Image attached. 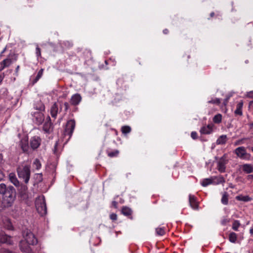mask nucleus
<instances>
[{
    "mask_svg": "<svg viewBox=\"0 0 253 253\" xmlns=\"http://www.w3.org/2000/svg\"><path fill=\"white\" fill-rule=\"evenodd\" d=\"M251 150H252V151L253 152V147H252V148H251Z\"/></svg>",
    "mask_w": 253,
    "mask_h": 253,
    "instance_id": "obj_63",
    "label": "nucleus"
},
{
    "mask_svg": "<svg viewBox=\"0 0 253 253\" xmlns=\"http://www.w3.org/2000/svg\"><path fill=\"white\" fill-rule=\"evenodd\" d=\"M189 202L191 207L194 210L198 209V204L196 201V198L195 196L189 194Z\"/></svg>",
    "mask_w": 253,
    "mask_h": 253,
    "instance_id": "obj_15",
    "label": "nucleus"
},
{
    "mask_svg": "<svg viewBox=\"0 0 253 253\" xmlns=\"http://www.w3.org/2000/svg\"><path fill=\"white\" fill-rule=\"evenodd\" d=\"M214 125L212 124H208L202 127L200 132L202 134H210L213 132Z\"/></svg>",
    "mask_w": 253,
    "mask_h": 253,
    "instance_id": "obj_13",
    "label": "nucleus"
},
{
    "mask_svg": "<svg viewBox=\"0 0 253 253\" xmlns=\"http://www.w3.org/2000/svg\"><path fill=\"white\" fill-rule=\"evenodd\" d=\"M237 234L234 232H231L229 236V241L232 243H235L237 241Z\"/></svg>",
    "mask_w": 253,
    "mask_h": 253,
    "instance_id": "obj_31",
    "label": "nucleus"
},
{
    "mask_svg": "<svg viewBox=\"0 0 253 253\" xmlns=\"http://www.w3.org/2000/svg\"><path fill=\"white\" fill-rule=\"evenodd\" d=\"M82 97L79 93L73 95L70 99V103L71 105L76 106L79 104L82 100Z\"/></svg>",
    "mask_w": 253,
    "mask_h": 253,
    "instance_id": "obj_14",
    "label": "nucleus"
},
{
    "mask_svg": "<svg viewBox=\"0 0 253 253\" xmlns=\"http://www.w3.org/2000/svg\"><path fill=\"white\" fill-rule=\"evenodd\" d=\"M242 107H243V103L242 102L239 103L237 105L236 109L235 111V114L236 115H239L240 116H241L242 115Z\"/></svg>",
    "mask_w": 253,
    "mask_h": 253,
    "instance_id": "obj_25",
    "label": "nucleus"
},
{
    "mask_svg": "<svg viewBox=\"0 0 253 253\" xmlns=\"http://www.w3.org/2000/svg\"><path fill=\"white\" fill-rule=\"evenodd\" d=\"M35 206L39 213L43 216L47 212L46 206L45 198L43 195L40 196L36 198Z\"/></svg>",
    "mask_w": 253,
    "mask_h": 253,
    "instance_id": "obj_3",
    "label": "nucleus"
},
{
    "mask_svg": "<svg viewBox=\"0 0 253 253\" xmlns=\"http://www.w3.org/2000/svg\"><path fill=\"white\" fill-rule=\"evenodd\" d=\"M43 112L41 111H32L31 115L33 122L37 125H41L44 120V116Z\"/></svg>",
    "mask_w": 253,
    "mask_h": 253,
    "instance_id": "obj_7",
    "label": "nucleus"
},
{
    "mask_svg": "<svg viewBox=\"0 0 253 253\" xmlns=\"http://www.w3.org/2000/svg\"><path fill=\"white\" fill-rule=\"evenodd\" d=\"M19 145H20L21 149L24 152L28 151L29 149V146L27 138L24 137L22 138L20 142Z\"/></svg>",
    "mask_w": 253,
    "mask_h": 253,
    "instance_id": "obj_18",
    "label": "nucleus"
},
{
    "mask_svg": "<svg viewBox=\"0 0 253 253\" xmlns=\"http://www.w3.org/2000/svg\"><path fill=\"white\" fill-rule=\"evenodd\" d=\"M62 110V104H60L59 107L56 103H54L50 107V114L52 118L56 119L57 114L61 112Z\"/></svg>",
    "mask_w": 253,
    "mask_h": 253,
    "instance_id": "obj_9",
    "label": "nucleus"
},
{
    "mask_svg": "<svg viewBox=\"0 0 253 253\" xmlns=\"http://www.w3.org/2000/svg\"><path fill=\"white\" fill-rule=\"evenodd\" d=\"M2 65H3L5 67H9L12 63V61L11 59L9 58V57H7V58L4 59L1 62Z\"/></svg>",
    "mask_w": 253,
    "mask_h": 253,
    "instance_id": "obj_29",
    "label": "nucleus"
},
{
    "mask_svg": "<svg viewBox=\"0 0 253 253\" xmlns=\"http://www.w3.org/2000/svg\"><path fill=\"white\" fill-rule=\"evenodd\" d=\"M23 238L29 245L37 244L38 240L33 233L29 230H26L23 232Z\"/></svg>",
    "mask_w": 253,
    "mask_h": 253,
    "instance_id": "obj_6",
    "label": "nucleus"
},
{
    "mask_svg": "<svg viewBox=\"0 0 253 253\" xmlns=\"http://www.w3.org/2000/svg\"><path fill=\"white\" fill-rule=\"evenodd\" d=\"M6 50V47H5L3 50L0 53V55H1L3 53H4L5 52Z\"/></svg>",
    "mask_w": 253,
    "mask_h": 253,
    "instance_id": "obj_53",
    "label": "nucleus"
},
{
    "mask_svg": "<svg viewBox=\"0 0 253 253\" xmlns=\"http://www.w3.org/2000/svg\"><path fill=\"white\" fill-rule=\"evenodd\" d=\"M41 139L37 136L32 137L30 139V146L33 149H37L41 144Z\"/></svg>",
    "mask_w": 253,
    "mask_h": 253,
    "instance_id": "obj_12",
    "label": "nucleus"
},
{
    "mask_svg": "<svg viewBox=\"0 0 253 253\" xmlns=\"http://www.w3.org/2000/svg\"><path fill=\"white\" fill-rule=\"evenodd\" d=\"M75 121L74 120H70L67 122L63 133L66 143L71 138L75 129Z\"/></svg>",
    "mask_w": 253,
    "mask_h": 253,
    "instance_id": "obj_4",
    "label": "nucleus"
},
{
    "mask_svg": "<svg viewBox=\"0 0 253 253\" xmlns=\"http://www.w3.org/2000/svg\"><path fill=\"white\" fill-rule=\"evenodd\" d=\"M156 234L157 236H163L165 234L164 227H158L155 229Z\"/></svg>",
    "mask_w": 253,
    "mask_h": 253,
    "instance_id": "obj_27",
    "label": "nucleus"
},
{
    "mask_svg": "<svg viewBox=\"0 0 253 253\" xmlns=\"http://www.w3.org/2000/svg\"><path fill=\"white\" fill-rule=\"evenodd\" d=\"M250 233L251 234V235H253V225L252 226H251L250 229Z\"/></svg>",
    "mask_w": 253,
    "mask_h": 253,
    "instance_id": "obj_50",
    "label": "nucleus"
},
{
    "mask_svg": "<svg viewBox=\"0 0 253 253\" xmlns=\"http://www.w3.org/2000/svg\"><path fill=\"white\" fill-rule=\"evenodd\" d=\"M228 159L226 154L223 155L217 161V169L220 172H224L226 169V165L228 163Z\"/></svg>",
    "mask_w": 253,
    "mask_h": 253,
    "instance_id": "obj_8",
    "label": "nucleus"
},
{
    "mask_svg": "<svg viewBox=\"0 0 253 253\" xmlns=\"http://www.w3.org/2000/svg\"><path fill=\"white\" fill-rule=\"evenodd\" d=\"M43 69H41L38 73V74L35 79L33 81V84H36L43 75Z\"/></svg>",
    "mask_w": 253,
    "mask_h": 253,
    "instance_id": "obj_28",
    "label": "nucleus"
},
{
    "mask_svg": "<svg viewBox=\"0 0 253 253\" xmlns=\"http://www.w3.org/2000/svg\"><path fill=\"white\" fill-rule=\"evenodd\" d=\"M105 62L106 64H108L109 63V60H106L105 61Z\"/></svg>",
    "mask_w": 253,
    "mask_h": 253,
    "instance_id": "obj_58",
    "label": "nucleus"
},
{
    "mask_svg": "<svg viewBox=\"0 0 253 253\" xmlns=\"http://www.w3.org/2000/svg\"><path fill=\"white\" fill-rule=\"evenodd\" d=\"M39 175H40V176L41 177H42V173L39 174Z\"/></svg>",
    "mask_w": 253,
    "mask_h": 253,
    "instance_id": "obj_62",
    "label": "nucleus"
},
{
    "mask_svg": "<svg viewBox=\"0 0 253 253\" xmlns=\"http://www.w3.org/2000/svg\"><path fill=\"white\" fill-rule=\"evenodd\" d=\"M214 14V12H211V14H210V15H211V17H212V16H213Z\"/></svg>",
    "mask_w": 253,
    "mask_h": 253,
    "instance_id": "obj_57",
    "label": "nucleus"
},
{
    "mask_svg": "<svg viewBox=\"0 0 253 253\" xmlns=\"http://www.w3.org/2000/svg\"><path fill=\"white\" fill-rule=\"evenodd\" d=\"M45 106L41 101H37L34 103L33 111L44 112Z\"/></svg>",
    "mask_w": 253,
    "mask_h": 253,
    "instance_id": "obj_17",
    "label": "nucleus"
},
{
    "mask_svg": "<svg viewBox=\"0 0 253 253\" xmlns=\"http://www.w3.org/2000/svg\"><path fill=\"white\" fill-rule=\"evenodd\" d=\"M119 154V151L118 150H115L113 152H109L108 153V156L110 157H113L117 156Z\"/></svg>",
    "mask_w": 253,
    "mask_h": 253,
    "instance_id": "obj_38",
    "label": "nucleus"
},
{
    "mask_svg": "<svg viewBox=\"0 0 253 253\" xmlns=\"http://www.w3.org/2000/svg\"><path fill=\"white\" fill-rule=\"evenodd\" d=\"M168 32H169V31H168V29H165V30H163V33H164V34H168Z\"/></svg>",
    "mask_w": 253,
    "mask_h": 253,
    "instance_id": "obj_52",
    "label": "nucleus"
},
{
    "mask_svg": "<svg viewBox=\"0 0 253 253\" xmlns=\"http://www.w3.org/2000/svg\"><path fill=\"white\" fill-rule=\"evenodd\" d=\"M5 68H6L3 65H2L1 62H0V72L3 70Z\"/></svg>",
    "mask_w": 253,
    "mask_h": 253,
    "instance_id": "obj_46",
    "label": "nucleus"
},
{
    "mask_svg": "<svg viewBox=\"0 0 253 253\" xmlns=\"http://www.w3.org/2000/svg\"><path fill=\"white\" fill-rule=\"evenodd\" d=\"M227 140L226 135H222L220 136L216 140V143L217 145L225 144Z\"/></svg>",
    "mask_w": 253,
    "mask_h": 253,
    "instance_id": "obj_21",
    "label": "nucleus"
},
{
    "mask_svg": "<svg viewBox=\"0 0 253 253\" xmlns=\"http://www.w3.org/2000/svg\"><path fill=\"white\" fill-rule=\"evenodd\" d=\"M65 43H68L67 46H68V47L72 46V45H73L72 43L70 42H65Z\"/></svg>",
    "mask_w": 253,
    "mask_h": 253,
    "instance_id": "obj_51",
    "label": "nucleus"
},
{
    "mask_svg": "<svg viewBox=\"0 0 253 253\" xmlns=\"http://www.w3.org/2000/svg\"><path fill=\"white\" fill-rule=\"evenodd\" d=\"M230 218H228L227 217L224 216L222 217L221 220V224L222 225H226L228 223L230 222Z\"/></svg>",
    "mask_w": 253,
    "mask_h": 253,
    "instance_id": "obj_37",
    "label": "nucleus"
},
{
    "mask_svg": "<svg viewBox=\"0 0 253 253\" xmlns=\"http://www.w3.org/2000/svg\"><path fill=\"white\" fill-rule=\"evenodd\" d=\"M242 168L243 170L247 173H250L253 171V166L251 164H244Z\"/></svg>",
    "mask_w": 253,
    "mask_h": 253,
    "instance_id": "obj_22",
    "label": "nucleus"
},
{
    "mask_svg": "<svg viewBox=\"0 0 253 253\" xmlns=\"http://www.w3.org/2000/svg\"><path fill=\"white\" fill-rule=\"evenodd\" d=\"M212 184L218 185L225 182V180L223 177L221 175L218 176H211Z\"/></svg>",
    "mask_w": 253,
    "mask_h": 253,
    "instance_id": "obj_16",
    "label": "nucleus"
},
{
    "mask_svg": "<svg viewBox=\"0 0 253 253\" xmlns=\"http://www.w3.org/2000/svg\"><path fill=\"white\" fill-rule=\"evenodd\" d=\"M113 203H114V205H116L117 204V203L116 202H114Z\"/></svg>",
    "mask_w": 253,
    "mask_h": 253,
    "instance_id": "obj_61",
    "label": "nucleus"
},
{
    "mask_svg": "<svg viewBox=\"0 0 253 253\" xmlns=\"http://www.w3.org/2000/svg\"><path fill=\"white\" fill-rule=\"evenodd\" d=\"M18 187H19L18 190L21 195L24 196L26 194L28 190V187L26 185H21L18 186Z\"/></svg>",
    "mask_w": 253,
    "mask_h": 253,
    "instance_id": "obj_23",
    "label": "nucleus"
},
{
    "mask_svg": "<svg viewBox=\"0 0 253 253\" xmlns=\"http://www.w3.org/2000/svg\"><path fill=\"white\" fill-rule=\"evenodd\" d=\"M52 129L53 125L51 122V119L49 116H47L43 126V130L46 133H50Z\"/></svg>",
    "mask_w": 253,
    "mask_h": 253,
    "instance_id": "obj_11",
    "label": "nucleus"
},
{
    "mask_svg": "<svg viewBox=\"0 0 253 253\" xmlns=\"http://www.w3.org/2000/svg\"><path fill=\"white\" fill-rule=\"evenodd\" d=\"M191 136L193 139H196L197 138V133L196 131H192L191 133Z\"/></svg>",
    "mask_w": 253,
    "mask_h": 253,
    "instance_id": "obj_43",
    "label": "nucleus"
},
{
    "mask_svg": "<svg viewBox=\"0 0 253 253\" xmlns=\"http://www.w3.org/2000/svg\"><path fill=\"white\" fill-rule=\"evenodd\" d=\"M0 194L2 196L3 206H11L15 198V190L14 187L12 186H6L4 183H0Z\"/></svg>",
    "mask_w": 253,
    "mask_h": 253,
    "instance_id": "obj_1",
    "label": "nucleus"
},
{
    "mask_svg": "<svg viewBox=\"0 0 253 253\" xmlns=\"http://www.w3.org/2000/svg\"><path fill=\"white\" fill-rule=\"evenodd\" d=\"M19 247L21 251L25 253H33L30 245L27 244L25 240L20 242Z\"/></svg>",
    "mask_w": 253,
    "mask_h": 253,
    "instance_id": "obj_10",
    "label": "nucleus"
},
{
    "mask_svg": "<svg viewBox=\"0 0 253 253\" xmlns=\"http://www.w3.org/2000/svg\"><path fill=\"white\" fill-rule=\"evenodd\" d=\"M11 228H12L11 225H10V227H8V229H11Z\"/></svg>",
    "mask_w": 253,
    "mask_h": 253,
    "instance_id": "obj_60",
    "label": "nucleus"
},
{
    "mask_svg": "<svg viewBox=\"0 0 253 253\" xmlns=\"http://www.w3.org/2000/svg\"><path fill=\"white\" fill-rule=\"evenodd\" d=\"M2 156L1 153H0V164L2 163Z\"/></svg>",
    "mask_w": 253,
    "mask_h": 253,
    "instance_id": "obj_54",
    "label": "nucleus"
},
{
    "mask_svg": "<svg viewBox=\"0 0 253 253\" xmlns=\"http://www.w3.org/2000/svg\"><path fill=\"white\" fill-rule=\"evenodd\" d=\"M220 102H221L220 99L218 98H211V100H209L208 101V103L216 104V105H219L220 103Z\"/></svg>",
    "mask_w": 253,
    "mask_h": 253,
    "instance_id": "obj_35",
    "label": "nucleus"
},
{
    "mask_svg": "<svg viewBox=\"0 0 253 253\" xmlns=\"http://www.w3.org/2000/svg\"><path fill=\"white\" fill-rule=\"evenodd\" d=\"M122 212L125 215H129L131 214V210L128 208L124 207L122 209Z\"/></svg>",
    "mask_w": 253,
    "mask_h": 253,
    "instance_id": "obj_34",
    "label": "nucleus"
},
{
    "mask_svg": "<svg viewBox=\"0 0 253 253\" xmlns=\"http://www.w3.org/2000/svg\"><path fill=\"white\" fill-rule=\"evenodd\" d=\"M201 184L204 187H206L210 184H212L211 177L208 178L203 179L201 181Z\"/></svg>",
    "mask_w": 253,
    "mask_h": 253,
    "instance_id": "obj_26",
    "label": "nucleus"
},
{
    "mask_svg": "<svg viewBox=\"0 0 253 253\" xmlns=\"http://www.w3.org/2000/svg\"><path fill=\"white\" fill-rule=\"evenodd\" d=\"M0 253H12L11 252L9 251V250L3 249L1 250Z\"/></svg>",
    "mask_w": 253,
    "mask_h": 253,
    "instance_id": "obj_45",
    "label": "nucleus"
},
{
    "mask_svg": "<svg viewBox=\"0 0 253 253\" xmlns=\"http://www.w3.org/2000/svg\"><path fill=\"white\" fill-rule=\"evenodd\" d=\"M57 146V143L56 142L54 145V153H55Z\"/></svg>",
    "mask_w": 253,
    "mask_h": 253,
    "instance_id": "obj_55",
    "label": "nucleus"
},
{
    "mask_svg": "<svg viewBox=\"0 0 253 253\" xmlns=\"http://www.w3.org/2000/svg\"><path fill=\"white\" fill-rule=\"evenodd\" d=\"M236 199L238 201H243L245 202H247L249 201H251L253 200V198L250 197L248 195H239L236 197Z\"/></svg>",
    "mask_w": 253,
    "mask_h": 253,
    "instance_id": "obj_20",
    "label": "nucleus"
},
{
    "mask_svg": "<svg viewBox=\"0 0 253 253\" xmlns=\"http://www.w3.org/2000/svg\"><path fill=\"white\" fill-rule=\"evenodd\" d=\"M248 96L250 97H252L253 96V91H251L248 93Z\"/></svg>",
    "mask_w": 253,
    "mask_h": 253,
    "instance_id": "obj_49",
    "label": "nucleus"
},
{
    "mask_svg": "<svg viewBox=\"0 0 253 253\" xmlns=\"http://www.w3.org/2000/svg\"><path fill=\"white\" fill-rule=\"evenodd\" d=\"M231 96H232V95L231 94V95H228V96H226V98L224 99V100L223 102V104H224V106H226L227 105V102Z\"/></svg>",
    "mask_w": 253,
    "mask_h": 253,
    "instance_id": "obj_42",
    "label": "nucleus"
},
{
    "mask_svg": "<svg viewBox=\"0 0 253 253\" xmlns=\"http://www.w3.org/2000/svg\"><path fill=\"white\" fill-rule=\"evenodd\" d=\"M240 226V223L239 220H235L232 224V229L235 231H238V228Z\"/></svg>",
    "mask_w": 253,
    "mask_h": 253,
    "instance_id": "obj_36",
    "label": "nucleus"
},
{
    "mask_svg": "<svg viewBox=\"0 0 253 253\" xmlns=\"http://www.w3.org/2000/svg\"><path fill=\"white\" fill-rule=\"evenodd\" d=\"M4 177V174L3 172L0 170V181L3 179Z\"/></svg>",
    "mask_w": 253,
    "mask_h": 253,
    "instance_id": "obj_47",
    "label": "nucleus"
},
{
    "mask_svg": "<svg viewBox=\"0 0 253 253\" xmlns=\"http://www.w3.org/2000/svg\"><path fill=\"white\" fill-rule=\"evenodd\" d=\"M17 172L19 178L23 179L25 183H28L31 175L30 165L22 164L18 167Z\"/></svg>",
    "mask_w": 253,
    "mask_h": 253,
    "instance_id": "obj_2",
    "label": "nucleus"
},
{
    "mask_svg": "<svg viewBox=\"0 0 253 253\" xmlns=\"http://www.w3.org/2000/svg\"><path fill=\"white\" fill-rule=\"evenodd\" d=\"M234 153L241 159L248 161L251 160V155L247 152L245 148L243 146L239 147L235 149Z\"/></svg>",
    "mask_w": 253,
    "mask_h": 253,
    "instance_id": "obj_5",
    "label": "nucleus"
},
{
    "mask_svg": "<svg viewBox=\"0 0 253 253\" xmlns=\"http://www.w3.org/2000/svg\"><path fill=\"white\" fill-rule=\"evenodd\" d=\"M62 117L60 118V119H59V122H61V121L62 120Z\"/></svg>",
    "mask_w": 253,
    "mask_h": 253,
    "instance_id": "obj_59",
    "label": "nucleus"
},
{
    "mask_svg": "<svg viewBox=\"0 0 253 253\" xmlns=\"http://www.w3.org/2000/svg\"><path fill=\"white\" fill-rule=\"evenodd\" d=\"M244 139H240V140L236 141L234 143V145L237 146V145H239L243 144Z\"/></svg>",
    "mask_w": 253,
    "mask_h": 253,
    "instance_id": "obj_40",
    "label": "nucleus"
},
{
    "mask_svg": "<svg viewBox=\"0 0 253 253\" xmlns=\"http://www.w3.org/2000/svg\"><path fill=\"white\" fill-rule=\"evenodd\" d=\"M63 105L65 108V110L66 111L69 108V104L68 102H65L63 103Z\"/></svg>",
    "mask_w": 253,
    "mask_h": 253,
    "instance_id": "obj_44",
    "label": "nucleus"
},
{
    "mask_svg": "<svg viewBox=\"0 0 253 253\" xmlns=\"http://www.w3.org/2000/svg\"><path fill=\"white\" fill-rule=\"evenodd\" d=\"M19 66H17L16 68V72H17L19 70Z\"/></svg>",
    "mask_w": 253,
    "mask_h": 253,
    "instance_id": "obj_56",
    "label": "nucleus"
},
{
    "mask_svg": "<svg viewBox=\"0 0 253 253\" xmlns=\"http://www.w3.org/2000/svg\"><path fill=\"white\" fill-rule=\"evenodd\" d=\"M123 133L126 134L131 131V127L128 126H123L121 128Z\"/></svg>",
    "mask_w": 253,
    "mask_h": 253,
    "instance_id": "obj_32",
    "label": "nucleus"
},
{
    "mask_svg": "<svg viewBox=\"0 0 253 253\" xmlns=\"http://www.w3.org/2000/svg\"><path fill=\"white\" fill-rule=\"evenodd\" d=\"M33 166L34 168L38 170L41 169V164L38 159L35 160L33 162Z\"/></svg>",
    "mask_w": 253,
    "mask_h": 253,
    "instance_id": "obj_33",
    "label": "nucleus"
},
{
    "mask_svg": "<svg viewBox=\"0 0 253 253\" xmlns=\"http://www.w3.org/2000/svg\"><path fill=\"white\" fill-rule=\"evenodd\" d=\"M9 179L10 181L13 183L16 187L20 186V183L17 179L16 175L13 173H10L9 174Z\"/></svg>",
    "mask_w": 253,
    "mask_h": 253,
    "instance_id": "obj_19",
    "label": "nucleus"
},
{
    "mask_svg": "<svg viewBox=\"0 0 253 253\" xmlns=\"http://www.w3.org/2000/svg\"><path fill=\"white\" fill-rule=\"evenodd\" d=\"M36 54L38 58L41 56V49L37 44L36 48Z\"/></svg>",
    "mask_w": 253,
    "mask_h": 253,
    "instance_id": "obj_39",
    "label": "nucleus"
},
{
    "mask_svg": "<svg viewBox=\"0 0 253 253\" xmlns=\"http://www.w3.org/2000/svg\"><path fill=\"white\" fill-rule=\"evenodd\" d=\"M222 204L226 205L228 203V194L227 192H225L222 194V198L221 200Z\"/></svg>",
    "mask_w": 253,
    "mask_h": 253,
    "instance_id": "obj_24",
    "label": "nucleus"
},
{
    "mask_svg": "<svg viewBox=\"0 0 253 253\" xmlns=\"http://www.w3.org/2000/svg\"><path fill=\"white\" fill-rule=\"evenodd\" d=\"M247 179L248 180L253 179V174L248 175Z\"/></svg>",
    "mask_w": 253,
    "mask_h": 253,
    "instance_id": "obj_48",
    "label": "nucleus"
},
{
    "mask_svg": "<svg viewBox=\"0 0 253 253\" xmlns=\"http://www.w3.org/2000/svg\"><path fill=\"white\" fill-rule=\"evenodd\" d=\"M251 125H252V126H253V124H252Z\"/></svg>",
    "mask_w": 253,
    "mask_h": 253,
    "instance_id": "obj_64",
    "label": "nucleus"
},
{
    "mask_svg": "<svg viewBox=\"0 0 253 253\" xmlns=\"http://www.w3.org/2000/svg\"><path fill=\"white\" fill-rule=\"evenodd\" d=\"M222 121V115L220 114H218L214 116L213 118V122L216 124L221 123Z\"/></svg>",
    "mask_w": 253,
    "mask_h": 253,
    "instance_id": "obj_30",
    "label": "nucleus"
},
{
    "mask_svg": "<svg viewBox=\"0 0 253 253\" xmlns=\"http://www.w3.org/2000/svg\"><path fill=\"white\" fill-rule=\"evenodd\" d=\"M110 218L112 220H116L117 219V215L116 214L113 213L110 215Z\"/></svg>",
    "mask_w": 253,
    "mask_h": 253,
    "instance_id": "obj_41",
    "label": "nucleus"
}]
</instances>
